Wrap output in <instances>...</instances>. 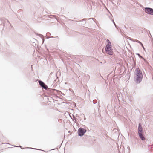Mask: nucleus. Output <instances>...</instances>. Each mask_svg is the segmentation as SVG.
Wrapping results in <instances>:
<instances>
[{
	"label": "nucleus",
	"instance_id": "f257e3e1",
	"mask_svg": "<svg viewBox=\"0 0 153 153\" xmlns=\"http://www.w3.org/2000/svg\"><path fill=\"white\" fill-rule=\"evenodd\" d=\"M143 76L142 72L139 68L135 70L134 75V80L137 84H139L142 81Z\"/></svg>",
	"mask_w": 153,
	"mask_h": 153
},
{
	"label": "nucleus",
	"instance_id": "f03ea898",
	"mask_svg": "<svg viewBox=\"0 0 153 153\" xmlns=\"http://www.w3.org/2000/svg\"><path fill=\"white\" fill-rule=\"evenodd\" d=\"M107 44L105 48L106 53L111 55L113 54V51L112 49V45L111 42L109 39L106 40Z\"/></svg>",
	"mask_w": 153,
	"mask_h": 153
},
{
	"label": "nucleus",
	"instance_id": "7ed1b4c3",
	"mask_svg": "<svg viewBox=\"0 0 153 153\" xmlns=\"http://www.w3.org/2000/svg\"><path fill=\"white\" fill-rule=\"evenodd\" d=\"M144 10L146 13L153 15V9L150 7H145Z\"/></svg>",
	"mask_w": 153,
	"mask_h": 153
},
{
	"label": "nucleus",
	"instance_id": "20e7f679",
	"mask_svg": "<svg viewBox=\"0 0 153 153\" xmlns=\"http://www.w3.org/2000/svg\"><path fill=\"white\" fill-rule=\"evenodd\" d=\"M86 130L82 128H80L78 130V134L80 136H82L86 132Z\"/></svg>",
	"mask_w": 153,
	"mask_h": 153
},
{
	"label": "nucleus",
	"instance_id": "39448f33",
	"mask_svg": "<svg viewBox=\"0 0 153 153\" xmlns=\"http://www.w3.org/2000/svg\"><path fill=\"white\" fill-rule=\"evenodd\" d=\"M39 83L40 86L44 89L46 90L48 88V86L42 81L39 80Z\"/></svg>",
	"mask_w": 153,
	"mask_h": 153
},
{
	"label": "nucleus",
	"instance_id": "423d86ee",
	"mask_svg": "<svg viewBox=\"0 0 153 153\" xmlns=\"http://www.w3.org/2000/svg\"><path fill=\"white\" fill-rule=\"evenodd\" d=\"M138 133V134L140 133H143V128L140 123L139 124Z\"/></svg>",
	"mask_w": 153,
	"mask_h": 153
},
{
	"label": "nucleus",
	"instance_id": "0eeeda50",
	"mask_svg": "<svg viewBox=\"0 0 153 153\" xmlns=\"http://www.w3.org/2000/svg\"><path fill=\"white\" fill-rule=\"evenodd\" d=\"M138 134L139 137L142 140H145V138L143 134V133H138Z\"/></svg>",
	"mask_w": 153,
	"mask_h": 153
},
{
	"label": "nucleus",
	"instance_id": "6e6552de",
	"mask_svg": "<svg viewBox=\"0 0 153 153\" xmlns=\"http://www.w3.org/2000/svg\"><path fill=\"white\" fill-rule=\"evenodd\" d=\"M134 41L138 42V43H140V44H141V46H143L142 43L140 42L139 41H138L137 40L135 39Z\"/></svg>",
	"mask_w": 153,
	"mask_h": 153
},
{
	"label": "nucleus",
	"instance_id": "1a4fd4ad",
	"mask_svg": "<svg viewBox=\"0 0 153 153\" xmlns=\"http://www.w3.org/2000/svg\"><path fill=\"white\" fill-rule=\"evenodd\" d=\"M111 19V20H112V22H113V24H114V25H115V27H116V28H117V26L116 25V24H115V22H114V20H113V19Z\"/></svg>",
	"mask_w": 153,
	"mask_h": 153
},
{
	"label": "nucleus",
	"instance_id": "9d476101",
	"mask_svg": "<svg viewBox=\"0 0 153 153\" xmlns=\"http://www.w3.org/2000/svg\"><path fill=\"white\" fill-rule=\"evenodd\" d=\"M93 103L94 104H96L97 102V100H94L93 101Z\"/></svg>",
	"mask_w": 153,
	"mask_h": 153
},
{
	"label": "nucleus",
	"instance_id": "9b49d317",
	"mask_svg": "<svg viewBox=\"0 0 153 153\" xmlns=\"http://www.w3.org/2000/svg\"><path fill=\"white\" fill-rule=\"evenodd\" d=\"M6 20L7 22L9 23V25L10 26H11V24L10 23V22L7 19H6Z\"/></svg>",
	"mask_w": 153,
	"mask_h": 153
},
{
	"label": "nucleus",
	"instance_id": "f8f14e48",
	"mask_svg": "<svg viewBox=\"0 0 153 153\" xmlns=\"http://www.w3.org/2000/svg\"><path fill=\"white\" fill-rule=\"evenodd\" d=\"M55 37H53V36H50V37H48L47 38L48 39H49V38H54Z\"/></svg>",
	"mask_w": 153,
	"mask_h": 153
},
{
	"label": "nucleus",
	"instance_id": "ddd939ff",
	"mask_svg": "<svg viewBox=\"0 0 153 153\" xmlns=\"http://www.w3.org/2000/svg\"><path fill=\"white\" fill-rule=\"evenodd\" d=\"M137 54L138 56L140 57H141V58H143V57L140 56V55L139 54V53H138V54Z\"/></svg>",
	"mask_w": 153,
	"mask_h": 153
},
{
	"label": "nucleus",
	"instance_id": "4468645a",
	"mask_svg": "<svg viewBox=\"0 0 153 153\" xmlns=\"http://www.w3.org/2000/svg\"><path fill=\"white\" fill-rule=\"evenodd\" d=\"M93 19L94 21L95 22V19L94 18H89L88 19Z\"/></svg>",
	"mask_w": 153,
	"mask_h": 153
},
{
	"label": "nucleus",
	"instance_id": "2eb2a0df",
	"mask_svg": "<svg viewBox=\"0 0 153 153\" xmlns=\"http://www.w3.org/2000/svg\"><path fill=\"white\" fill-rule=\"evenodd\" d=\"M39 36L41 37V38H42V37H43V35H41V34H39Z\"/></svg>",
	"mask_w": 153,
	"mask_h": 153
},
{
	"label": "nucleus",
	"instance_id": "dca6fc26",
	"mask_svg": "<svg viewBox=\"0 0 153 153\" xmlns=\"http://www.w3.org/2000/svg\"><path fill=\"white\" fill-rule=\"evenodd\" d=\"M30 148V149H33V148H29V147H27V148ZM37 149V150H39V149Z\"/></svg>",
	"mask_w": 153,
	"mask_h": 153
},
{
	"label": "nucleus",
	"instance_id": "f3484780",
	"mask_svg": "<svg viewBox=\"0 0 153 153\" xmlns=\"http://www.w3.org/2000/svg\"><path fill=\"white\" fill-rule=\"evenodd\" d=\"M42 41H43V43L44 41V39H42Z\"/></svg>",
	"mask_w": 153,
	"mask_h": 153
},
{
	"label": "nucleus",
	"instance_id": "a211bd4d",
	"mask_svg": "<svg viewBox=\"0 0 153 153\" xmlns=\"http://www.w3.org/2000/svg\"><path fill=\"white\" fill-rule=\"evenodd\" d=\"M141 46L143 48V49L144 50H145V48H144V46H143H143Z\"/></svg>",
	"mask_w": 153,
	"mask_h": 153
},
{
	"label": "nucleus",
	"instance_id": "6ab92c4d",
	"mask_svg": "<svg viewBox=\"0 0 153 153\" xmlns=\"http://www.w3.org/2000/svg\"><path fill=\"white\" fill-rule=\"evenodd\" d=\"M19 147H20L21 148H22V146H20Z\"/></svg>",
	"mask_w": 153,
	"mask_h": 153
},
{
	"label": "nucleus",
	"instance_id": "aec40b11",
	"mask_svg": "<svg viewBox=\"0 0 153 153\" xmlns=\"http://www.w3.org/2000/svg\"><path fill=\"white\" fill-rule=\"evenodd\" d=\"M87 75H88V77H90V76H89V75H88V74Z\"/></svg>",
	"mask_w": 153,
	"mask_h": 153
},
{
	"label": "nucleus",
	"instance_id": "412c9836",
	"mask_svg": "<svg viewBox=\"0 0 153 153\" xmlns=\"http://www.w3.org/2000/svg\"><path fill=\"white\" fill-rule=\"evenodd\" d=\"M153 1V0H152Z\"/></svg>",
	"mask_w": 153,
	"mask_h": 153
}]
</instances>
